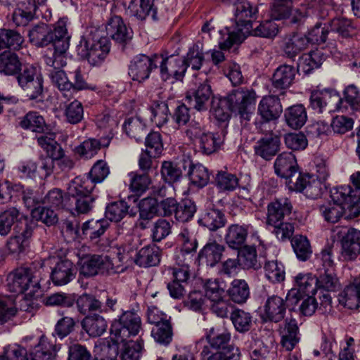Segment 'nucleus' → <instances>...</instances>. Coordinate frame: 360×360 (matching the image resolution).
Returning a JSON list of instances; mask_svg holds the SVG:
<instances>
[{"label": "nucleus", "instance_id": "f257e3e1", "mask_svg": "<svg viewBox=\"0 0 360 360\" xmlns=\"http://www.w3.org/2000/svg\"><path fill=\"white\" fill-rule=\"evenodd\" d=\"M30 41L37 47L53 44L56 53H65L70 46V37L63 22L52 28L46 23H39L32 27L28 33Z\"/></svg>", "mask_w": 360, "mask_h": 360}, {"label": "nucleus", "instance_id": "f03ea898", "mask_svg": "<svg viewBox=\"0 0 360 360\" xmlns=\"http://www.w3.org/2000/svg\"><path fill=\"white\" fill-rule=\"evenodd\" d=\"M141 328V320L139 314L133 311H127L112 323L111 338L116 345L124 342L128 338L138 335Z\"/></svg>", "mask_w": 360, "mask_h": 360}, {"label": "nucleus", "instance_id": "7ed1b4c3", "mask_svg": "<svg viewBox=\"0 0 360 360\" xmlns=\"http://www.w3.org/2000/svg\"><path fill=\"white\" fill-rule=\"evenodd\" d=\"M39 276V271L27 267L19 268L8 276V287L11 292L18 294L32 288L31 292L34 293L41 287L42 280Z\"/></svg>", "mask_w": 360, "mask_h": 360}, {"label": "nucleus", "instance_id": "20e7f679", "mask_svg": "<svg viewBox=\"0 0 360 360\" xmlns=\"http://www.w3.org/2000/svg\"><path fill=\"white\" fill-rule=\"evenodd\" d=\"M340 243V257L343 261L355 260L360 255V231L352 227H335L333 229Z\"/></svg>", "mask_w": 360, "mask_h": 360}, {"label": "nucleus", "instance_id": "39448f33", "mask_svg": "<svg viewBox=\"0 0 360 360\" xmlns=\"http://www.w3.org/2000/svg\"><path fill=\"white\" fill-rule=\"evenodd\" d=\"M256 94L254 90L238 88L233 90L226 99L232 112L238 115L245 120H249L250 107L255 102Z\"/></svg>", "mask_w": 360, "mask_h": 360}, {"label": "nucleus", "instance_id": "423d86ee", "mask_svg": "<svg viewBox=\"0 0 360 360\" xmlns=\"http://www.w3.org/2000/svg\"><path fill=\"white\" fill-rule=\"evenodd\" d=\"M125 267L115 266L108 256L94 255L86 258L82 266L81 273L85 276H94L97 274H112L122 272Z\"/></svg>", "mask_w": 360, "mask_h": 360}, {"label": "nucleus", "instance_id": "0eeeda50", "mask_svg": "<svg viewBox=\"0 0 360 360\" xmlns=\"http://www.w3.org/2000/svg\"><path fill=\"white\" fill-rule=\"evenodd\" d=\"M83 184L79 182L77 179L71 181L68 186V195L72 202V207L77 214H87L94 207L96 200L91 192L93 187L88 188Z\"/></svg>", "mask_w": 360, "mask_h": 360}, {"label": "nucleus", "instance_id": "6e6552de", "mask_svg": "<svg viewBox=\"0 0 360 360\" xmlns=\"http://www.w3.org/2000/svg\"><path fill=\"white\" fill-rule=\"evenodd\" d=\"M157 67H160V74L163 81L174 79L182 80L186 72V65L183 58L170 56L164 58L162 56H156Z\"/></svg>", "mask_w": 360, "mask_h": 360}, {"label": "nucleus", "instance_id": "1a4fd4ad", "mask_svg": "<svg viewBox=\"0 0 360 360\" xmlns=\"http://www.w3.org/2000/svg\"><path fill=\"white\" fill-rule=\"evenodd\" d=\"M32 226L28 217L14 207L7 208L0 212V235L7 236L11 231L12 227L16 232L25 227Z\"/></svg>", "mask_w": 360, "mask_h": 360}, {"label": "nucleus", "instance_id": "9d476101", "mask_svg": "<svg viewBox=\"0 0 360 360\" xmlns=\"http://www.w3.org/2000/svg\"><path fill=\"white\" fill-rule=\"evenodd\" d=\"M274 169L278 176L285 179L288 187L290 181L295 182L298 174H301L297 171V160L292 153L280 154L275 160Z\"/></svg>", "mask_w": 360, "mask_h": 360}, {"label": "nucleus", "instance_id": "9b49d317", "mask_svg": "<svg viewBox=\"0 0 360 360\" xmlns=\"http://www.w3.org/2000/svg\"><path fill=\"white\" fill-rule=\"evenodd\" d=\"M156 56L150 58L146 55L140 54L134 57L129 70V75L133 80L140 82L148 78L150 71L153 68H157Z\"/></svg>", "mask_w": 360, "mask_h": 360}, {"label": "nucleus", "instance_id": "f8f14e48", "mask_svg": "<svg viewBox=\"0 0 360 360\" xmlns=\"http://www.w3.org/2000/svg\"><path fill=\"white\" fill-rule=\"evenodd\" d=\"M288 188L291 191L303 193L309 198H317L322 193L321 183L320 180H310L309 176L298 174L295 181L288 183Z\"/></svg>", "mask_w": 360, "mask_h": 360}, {"label": "nucleus", "instance_id": "ddd939ff", "mask_svg": "<svg viewBox=\"0 0 360 360\" xmlns=\"http://www.w3.org/2000/svg\"><path fill=\"white\" fill-rule=\"evenodd\" d=\"M77 270L69 259H61L56 263L51 274V278L55 285H67L75 279Z\"/></svg>", "mask_w": 360, "mask_h": 360}, {"label": "nucleus", "instance_id": "4468645a", "mask_svg": "<svg viewBox=\"0 0 360 360\" xmlns=\"http://www.w3.org/2000/svg\"><path fill=\"white\" fill-rule=\"evenodd\" d=\"M107 34L115 41L126 44L132 39V31L120 16L110 18L105 26Z\"/></svg>", "mask_w": 360, "mask_h": 360}, {"label": "nucleus", "instance_id": "2eb2a0df", "mask_svg": "<svg viewBox=\"0 0 360 360\" xmlns=\"http://www.w3.org/2000/svg\"><path fill=\"white\" fill-rule=\"evenodd\" d=\"M286 309L287 304L283 297L278 295L270 296L264 305L263 317L265 321L280 322L285 317Z\"/></svg>", "mask_w": 360, "mask_h": 360}, {"label": "nucleus", "instance_id": "dca6fc26", "mask_svg": "<svg viewBox=\"0 0 360 360\" xmlns=\"http://www.w3.org/2000/svg\"><path fill=\"white\" fill-rule=\"evenodd\" d=\"M282 112L283 108L281 101L276 95L263 97L258 105V113L266 122L278 119Z\"/></svg>", "mask_w": 360, "mask_h": 360}, {"label": "nucleus", "instance_id": "f3484780", "mask_svg": "<svg viewBox=\"0 0 360 360\" xmlns=\"http://www.w3.org/2000/svg\"><path fill=\"white\" fill-rule=\"evenodd\" d=\"M292 206L287 198H280L270 202L267 206V220L270 224H278L285 216L292 212Z\"/></svg>", "mask_w": 360, "mask_h": 360}, {"label": "nucleus", "instance_id": "a211bd4d", "mask_svg": "<svg viewBox=\"0 0 360 360\" xmlns=\"http://www.w3.org/2000/svg\"><path fill=\"white\" fill-rule=\"evenodd\" d=\"M212 96L211 86L206 80L200 84L197 89L188 91L186 98L193 108L197 110H203L207 108L209 101Z\"/></svg>", "mask_w": 360, "mask_h": 360}, {"label": "nucleus", "instance_id": "6ab92c4d", "mask_svg": "<svg viewBox=\"0 0 360 360\" xmlns=\"http://www.w3.org/2000/svg\"><path fill=\"white\" fill-rule=\"evenodd\" d=\"M296 73L297 70L292 65H280L276 68L271 78L273 88L281 91L280 94L283 95L284 90L289 88L293 83Z\"/></svg>", "mask_w": 360, "mask_h": 360}, {"label": "nucleus", "instance_id": "aec40b11", "mask_svg": "<svg viewBox=\"0 0 360 360\" xmlns=\"http://www.w3.org/2000/svg\"><path fill=\"white\" fill-rule=\"evenodd\" d=\"M280 139L273 134L260 139L255 146V153L266 160H271L280 149Z\"/></svg>", "mask_w": 360, "mask_h": 360}, {"label": "nucleus", "instance_id": "412c9836", "mask_svg": "<svg viewBox=\"0 0 360 360\" xmlns=\"http://www.w3.org/2000/svg\"><path fill=\"white\" fill-rule=\"evenodd\" d=\"M154 0H131L127 11L131 16L143 20L147 17L157 20V10L153 6Z\"/></svg>", "mask_w": 360, "mask_h": 360}, {"label": "nucleus", "instance_id": "4be33fe9", "mask_svg": "<svg viewBox=\"0 0 360 360\" xmlns=\"http://www.w3.org/2000/svg\"><path fill=\"white\" fill-rule=\"evenodd\" d=\"M235 20L238 26H243L247 29L252 28L251 18L257 12V8L252 7L246 0H238L234 4Z\"/></svg>", "mask_w": 360, "mask_h": 360}, {"label": "nucleus", "instance_id": "5701e85b", "mask_svg": "<svg viewBox=\"0 0 360 360\" xmlns=\"http://www.w3.org/2000/svg\"><path fill=\"white\" fill-rule=\"evenodd\" d=\"M309 41L307 35L294 33L285 39L283 50L286 57L293 59L302 51L307 49Z\"/></svg>", "mask_w": 360, "mask_h": 360}, {"label": "nucleus", "instance_id": "b1692460", "mask_svg": "<svg viewBox=\"0 0 360 360\" xmlns=\"http://www.w3.org/2000/svg\"><path fill=\"white\" fill-rule=\"evenodd\" d=\"M225 247L217 242L208 243L198 254L200 262L211 267L219 263L222 257Z\"/></svg>", "mask_w": 360, "mask_h": 360}, {"label": "nucleus", "instance_id": "393cba45", "mask_svg": "<svg viewBox=\"0 0 360 360\" xmlns=\"http://www.w3.org/2000/svg\"><path fill=\"white\" fill-rule=\"evenodd\" d=\"M188 167V175L191 182L199 187L205 186L210 180L207 169L201 164H193L190 160H184L183 167L186 169Z\"/></svg>", "mask_w": 360, "mask_h": 360}, {"label": "nucleus", "instance_id": "a878e982", "mask_svg": "<svg viewBox=\"0 0 360 360\" xmlns=\"http://www.w3.org/2000/svg\"><path fill=\"white\" fill-rule=\"evenodd\" d=\"M134 261L141 267L156 266L160 261V250L155 245L142 248L136 253Z\"/></svg>", "mask_w": 360, "mask_h": 360}, {"label": "nucleus", "instance_id": "bb28decb", "mask_svg": "<svg viewBox=\"0 0 360 360\" xmlns=\"http://www.w3.org/2000/svg\"><path fill=\"white\" fill-rule=\"evenodd\" d=\"M18 233L19 235L9 238L6 243L9 253L18 255L23 253L28 248V239L32 235V227H25Z\"/></svg>", "mask_w": 360, "mask_h": 360}, {"label": "nucleus", "instance_id": "cd10ccee", "mask_svg": "<svg viewBox=\"0 0 360 360\" xmlns=\"http://www.w3.org/2000/svg\"><path fill=\"white\" fill-rule=\"evenodd\" d=\"M248 225L231 224L225 235L228 245L233 249H238L244 244L248 233Z\"/></svg>", "mask_w": 360, "mask_h": 360}, {"label": "nucleus", "instance_id": "c85d7f7f", "mask_svg": "<svg viewBox=\"0 0 360 360\" xmlns=\"http://www.w3.org/2000/svg\"><path fill=\"white\" fill-rule=\"evenodd\" d=\"M82 328L93 338L102 335L107 329V322L105 319L98 315L86 316L82 321Z\"/></svg>", "mask_w": 360, "mask_h": 360}, {"label": "nucleus", "instance_id": "c756f323", "mask_svg": "<svg viewBox=\"0 0 360 360\" xmlns=\"http://www.w3.org/2000/svg\"><path fill=\"white\" fill-rule=\"evenodd\" d=\"M89 55L86 58L89 63L93 65H98L106 58L110 51V43L106 37L99 35L92 46Z\"/></svg>", "mask_w": 360, "mask_h": 360}, {"label": "nucleus", "instance_id": "7c9ffc66", "mask_svg": "<svg viewBox=\"0 0 360 360\" xmlns=\"http://www.w3.org/2000/svg\"><path fill=\"white\" fill-rule=\"evenodd\" d=\"M109 226V221L105 219L88 220L82 226V235L91 240H96L103 235Z\"/></svg>", "mask_w": 360, "mask_h": 360}, {"label": "nucleus", "instance_id": "2f4dec72", "mask_svg": "<svg viewBox=\"0 0 360 360\" xmlns=\"http://www.w3.org/2000/svg\"><path fill=\"white\" fill-rule=\"evenodd\" d=\"M285 119L288 125L292 129H300L307 120L305 108L302 104L289 107L285 110Z\"/></svg>", "mask_w": 360, "mask_h": 360}, {"label": "nucleus", "instance_id": "473e14b6", "mask_svg": "<svg viewBox=\"0 0 360 360\" xmlns=\"http://www.w3.org/2000/svg\"><path fill=\"white\" fill-rule=\"evenodd\" d=\"M22 63L16 53L10 51L0 54V73L14 75L21 70Z\"/></svg>", "mask_w": 360, "mask_h": 360}, {"label": "nucleus", "instance_id": "72a5a7b5", "mask_svg": "<svg viewBox=\"0 0 360 360\" xmlns=\"http://www.w3.org/2000/svg\"><path fill=\"white\" fill-rule=\"evenodd\" d=\"M229 298L235 303L243 304L250 296L248 284L245 280L234 279L226 291Z\"/></svg>", "mask_w": 360, "mask_h": 360}, {"label": "nucleus", "instance_id": "f704fd0d", "mask_svg": "<svg viewBox=\"0 0 360 360\" xmlns=\"http://www.w3.org/2000/svg\"><path fill=\"white\" fill-rule=\"evenodd\" d=\"M198 223L210 231H216L225 225L226 218L220 210L210 209L202 215Z\"/></svg>", "mask_w": 360, "mask_h": 360}, {"label": "nucleus", "instance_id": "c9c22d12", "mask_svg": "<svg viewBox=\"0 0 360 360\" xmlns=\"http://www.w3.org/2000/svg\"><path fill=\"white\" fill-rule=\"evenodd\" d=\"M22 128L31 130L32 131L44 134L49 130L44 117L37 112H29L20 122Z\"/></svg>", "mask_w": 360, "mask_h": 360}, {"label": "nucleus", "instance_id": "e433bc0d", "mask_svg": "<svg viewBox=\"0 0 360 360\" xmlns=\"http://www.w3.org/2000/svg\"><path fill=\"white\" fill-rule=\"evenodd\" d=\"M206 338L210 346L219 351H224L230 346H234L229 344L231 334L226 330L220 331L212 328L209 330Z\"/></svg>", "mask_w": 360, "mask_h": 360}, {"label": "nucleus", "instance_id": "4c0bfd02", "mask_svg": "<svg viewBox=\"0 0 360 360\" xmlns=\"http://www.w3.org/2000/svg\"><path fill=\"white\" fill-rule=\"evenodd\" d=\"M77 310L82 314H86L93 311H101L102 303L96 296L91 294L84 293L79 295L75 301Z\"/></svg>", "mask_w": 360, "mask_h": 360}, {"label": "nucleus", "instance_id": "58836bf2", "mask_svg": "<svg viewBox=\"0 0 360 360\" xmlns=\"http://www.w3.org/2000/svg\"><path fill=\"white\" fill-rule=\"evenodd\" d=\"M44 203L57 208L72 209V202L68 191L64 195L62 190L53 188L49 191L44 197Z\"/></svg>", "mask_w": 360, "mask_h": 360}, {"label": "nucleus", "instance_id": "ea45409f", "mask_svg": "<svg viewBox=\"0 0 360 360\" xmlns=\"http://www.w3.org/2000/svg\"><path fill=\"white\" fill-rule=\"evenodd\" d=\"M99 38V32L91 28L88 30L82 36L80 37L79 41L76 46V51L82 58L88 57L91 51L92 44Z\"/></svg>", "mask_w": 360, "mask_h": 360}, {"label": "nucleus", "instance_id": "a19ab883", "mask_svg": "<svg viewBox=\"0 0 360 360\" xmlns=\"http://www.w3.org/2000/svg\"><path fill=\"white\" fill-rule=\"evenodd\" d=\"M316 279V287L326 292H335L340 288L338 278L333 269H327Z\"/></svg>", "mask_w": 360, "mask_h": 360}, {"label": "nucleus", "instance_id": "79ce46f5", "mask_svg": "<svg viewBox=\"0 0 360 360\" xmlns=\"http://www.w3.org/2000/svg\"><path fill=\"white\" fill-rule=\"evenodd\" d=\"M238 262L244 269H258L261 264L257 261V251L253 246H244L238 252Z\"/></svg>", "mask_w": 360, "mask_h": 360}, {"label": "nucleus", "instance_id": "37998d69", "mask_svg": "<svg viewBox=\"0 0 360 360\" xmlns=\"http://www.w3.org/2000/svg\"><path fill=\"white\" fill-rule=\"evenodd\" d=\"M102 142L96 139H89L75 148V153L85 158H92L101 146H108L109 140Z\"/></svg>", "mask_w": 360, "mask_h": 360}, {"label": "nucleus", "instance_id": "c03bdc74", "mask_svg": "<svg viewBox=\"0 0 360 360\" xmlns=\"http://www.w3.org/2000/svg\"><path fill=\"white\" fill-rule=\"evenodd\" d=\"M198 146L200 151L206 155H210L215 152L223 143V140L219 136H216L212 133H205L198 139Z\"/></svg>", "mask_w": 360, "mask_h": 360}, {"label": "nucleus", "instance_id": "a18cd8bd", "mask_svg": "<svg viewBox=\"0 0 360 360\" xmlns=\"http://www.w3.org/2000/svg\"><path fill=\"white\" fill-rule=\"evenodd\" d=\"M338 301L340 304L349 309H357L360 304V294L358 290H356V287L350 283L339 295Z\"/></svg>", "mask_w": 360, "mask_h": 360}, {"label": "nucleus", "instance_id": "49530a36", "mask_svg": "<svg viewBox=\"0 0 360 360\" xmlns=\"http://www.w3.org/2000/svg\"><path fill=\"white\" fill-rule=\"evenodd\" d=\"M129 208L127 203L123 200L113 202L106 207L105 219L118 222L127 215Z\"/></svg>", "mask_w": 360, "mask_h": 360}, {"label": "nucleus", "instance_id": "de8ad7c7", "mask_svg": "<svg viewBox=\"0 0 360 360\" xmlns=\"http://www.w3.org/2000/svg\"><path fill=\"white\" fill-rule=\"evenodd\" d=\"M230 319L236 328L240 333L248 331L252 326V316L249 312L236 309L230 315Z\"/></svg>", "mask_w": 360, "mask_h": 360}, {"label": "nucleus", "instance_id": "09e8293b", "mask_svg": "<svg viewBox=\"0 0 360 360\" xmlns=\"http://www.w3.org/2000/svg\"><path fill=\"white\" fill-rule=\"evenodd\" d=\"M151 335L154 340L162 345H167L172 340V329L169 321H165L152 328Z\"/></svg>", "mask_w": 360, "mask_h": 360}, {"label": "nucleus", "instance_id": "8fccbe9b", "mask_svg": "<svg viewBox=\"0 0 360 360\" xmlns=\"http://www.w3.org/2000/svg\"><path fill=\"white\" fill-rule=\"evenodd\" d=\"M124 129L128 136L136 141L142 139L146 133L145 124L139 117H130L124 124Z\"/></svg>", "mask_w": 360, "mask_h": 360}, {"label": "nucleus", "instance_id": "3c124183", "mask_svg": "<svg viewBox=\"0 0 360 360\" xmlns=\"http://www.w3.org/2000/svg\"><path fill=\"white\" fill-rule=\"evenodd\" d=\"M160 172L162 179L169 184L179 181L182 176L181 167L171 161L162 163Z\"/></svg>", "mask_w": 360, "mask_h": 360}, {"label": "nucleus", "instance_id": "603ef678", "mask_svg": "<svg viewBox=\"0 0 360 360\" xmlns=\"http://www.w3.org/2000/svg\"><path fill=\"white\" fill-rule=\"evenodd\" d=\"M292 247L297 257L302 261L307 260L311 255V249L307 237L295 236L291 240Z\"/></svg>", "mask_w": 360, "mask_h": 360}, {"label": "nucleus", "instance_id": "864d4df0", "mask_svg": "<svg viewBox=\"0 0 360 360\" xmlns=\"http://www.w3.org/2000/svg\"><path fill=\"white\" fill-rule=\"evenodd\" d=\"M316 278L311 276V274H299L295 278V281L297 285V290L300 291L304 295H314L316 290Z\"/></svg>", "mask_w": 360, "mask_h": 360}, {"label": "nucleus", "instance_id": "5fc2aeb1", "mask_svg": "<svg viewBox=\"0 0 360 360\" xmlns=\"http://www.w3.org/2000/svg\"><path fill=\"white\" fill-rule=\"evenodd\" d=\"M0 40L3 49L10 48L13 49H18L24 41L20 33L9 29L0 30Z\"/></svg>", "mask_w": 360, "mask_h": 360}, {"label": "nucleus", "instance_id": "6e6d98bb", "mask_svg": "<svg viewBox=\"0 0 360 360\" xmlns=\"http://www.w3.org/2000/svg\"><path fill=\"white\" fill-rule=\"evenodd\" d=\"M184 65L188 67L191 66L193 70H198L200 69L204 61V54L202 52L200 47L198 44H193L191 47L184 58Z\"/></svg>", "mask_w": 360, "mask_h": 360}, {"label": "nucleus", "instance_id": "4d7b16f0", "mask_svg": "<svg viewBox=\"0 0 360 360\" xmlns=\"http://www.w3.org/2000/svg\"><path fill=\"white\" fill-rule=\"evenodd\" d=\"M196 210L195 202L191 200L185 199L178 204L175 218L180 222H187L193 218Z\"/></svg>", "mask_w": 360, "mask_h": 360}, {"label": "nucleus", "instance_id": "13d9d810", "mask_svg": "<svg viewBox=\"0 0 360 360\" xmlns=\"http://www.w3.org/2000/svg\"><path fill=\"white\" fill-rule=\"evenodd\" d=\"M159 215V202L158 199L146 198L139 203V217L144 220L151 219L155 215Z\"/></svg>", "mask_w": 360, "mask_h": 360}, {"label": "nucleus", "instance_id": "bf43d9fd", "mask_svg": "<svg viewBox=\"0 0 360 360\" xmlns=\"http://www.w3.org/2000/svg\"><path fill=\"white\" fill-rule=\"evenodd\" d=\"M31 214L33 219L41 221L47 226H52L58 222L57 214L47 207L38 206L32 209Z\"/></svg>", "mask_w": 360, "mask_h": 360}, {"label": "nucleus", "instance_id": "052dcab7", "mask_svg": "<svg viewBox=\"0 0 360 360\" xmlns=\"http://www.w3.org/2000/svg\"><path fill=\"white\" fill-rule=\"evenodd\" d=\"M264 270L266 277L272 283H280L285 279L283 265L277 261L266 262Z\"/></svg>", "mask_w": 360, "mask_h": 360}, {"label": "nucleus", "instance_id": "680f3d73", "mask_svg": "<svg viewBox=\"0 0 360 360\" xmlns=\"http://www.w3.org/2000/svg\"><path fill=\"white\" fill-rule=\"evenodd\" d=\"M216 185L222 191H231L238 186L236 175L224 171H219L215 177Z\"/></svg>", "mask_w": 360, "mask_h": 360}, {"label": "nucleus", "instance_id": "e2e57ef3", "mask_svg": "<svg viewBox=\"0 0 360 360\" xmlns=\"http://www.w3.org/2000/svg\"><path fill=\"white\" fill-rule=\"evenodd\" d=\"M153 117L151 120L158 126L165 124L169 118V108L165 101H155L151 107Z\"/></svg>", "mask_w": 360, "mask_h": 360}, {"label": "nucleus", "instance_id": "0e129e2a", "mask_svg": "<svg viewBox=\"0 0 360 360\" xmlns=\"http://www.w3.org/2000/svg\"><path fill=\"white\" fill-rule=\"evenodd\" d=\"M319 210L325 220L330 223L338 221L344 214V206L335 203L321 205Z\"/></svg>", "mask_w": 360, "mask_h": 360}, {"label": "nucleus", "instance_id": "69168bd1", "mask_svg": "<svg viewBox=\"0 0 360 360\" xmlns=\"http://www.w3.org/2000/svg\"><path fill=\"white\" fill-rule=\"evenodd\" d=\"M50 77L52 82L60 91L63 92L64 96H67V93L72 90V82L69 80L65 72L60 70V68L57 70H51Z\"/></svg>", "mask_w": 360, "mask_h": 360}, {"label": "nucleus", "instance_id": "338daca9", "mask_svg": "<svg viewBox=\"0 0 360 360\" xmlns=\"http://www.w3.org/2000/svg\"><path fill=\"white\" fill-rule=\"evenodd\" d=\"M355 195L354 191H352L349 186L335 187L330 191V197L334 201V203L340 205H345L347 202L351 200Z\"/></svg>", "mask_w": 360, "mask_h": 360}, {"label": "nucleus", "instance_id": "774afa93", "mask_svg": "<svg viewBox=\"0 0 360 360\" xmlns=\"http://www.w3.org/2000/svg\"><path fill=\"white\" fill-rule=\"evenodd\" d=\"M110 169L107 163L103 160L97 161L88 173V177L94 184L102 182L109 174Z\"/></svg>", "mask_w": 360, "mask_h": 360}]
</instances>
